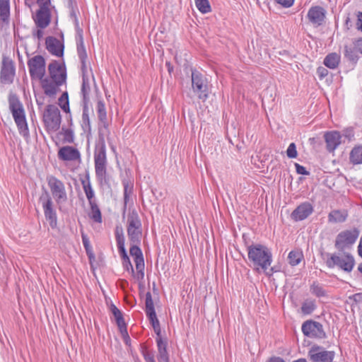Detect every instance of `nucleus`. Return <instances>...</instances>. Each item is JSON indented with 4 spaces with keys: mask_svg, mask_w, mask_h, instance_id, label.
Listing matches in <instances>:
<instances>
[{
    "mask_svg": "<svg viewBox=\"0 0 362 362\" xmlns=\"http://www.w3.org/2000/svg\"><path fill=\"white\" fill-rule=\"evenodd\" d=\"M122 184L124 186V200L129 202L130 196L133 192V185L127 180H123Z\"/></svg>",
    "mask_w": 362,
    "mask_h": 362,
    "instance_id": "a18cd8bd",
    "label": "nucleus"
},
{
    "mask_svg": "<svg viewBox=\"0 0 362 362\" xmlns=\"http://www.w3.org/2000/svg\"><path fill=\"white\" fill-rule=\"evenodd\" d=\"M127 230L130 243H141L142 236L141 222L135 209H133L128 215Z\"/></svg>",
    "mask_w": 362,
    "mask_h": 362,
    "instance_id": "423d86ee",
    "label": "nucleus"
},
{
    "mask_svg": "<svg viewBox=\"0 0 362 362\" xmlns=\"http://www.w3.org/2000/svg\"><path fill=\"white\" fill-rule=\"evenodd\" d=\"M115 238H116V241H117V245L118 249L124 247L125 240H124V237L123 231H122V228L119 229V228L117 227V228L115 230Z\"/></svg>",
    "mask_w": 362,
    "mask_h": 362,
    "instance_id": "de8ad7c7",
    "label": "nucleus"
},
{
    "mask_svg": "<svg viewBox=\"0 0 362 362\" xmlns=\"http://www.w3.org/2000/svg\"><path fill=\"white\" fill-rule=\"evenodd\" d=\"M81 185L83 186V189L84 190L88 203L95 202V193L90 182V175L88 172H86L85 179L81 180Z\"/></svg>",
    "mask_w": 362,
    "mask_h": 362,
    "instance_id": "393cba45",
    "label": "nucleus"
},
{
    "mask_svg": "<svg viewBox=\"0 0 362 362\" xmlns=\"http://www.w3.org/2000/svg\"><path fill=\"white\" fill-rule=\"evenodd\" d=\"M48 72L51 79L60 81L64 78V83H66V69L64 62L60 63L57 60H53L48 65Z\"/></svg>",
    "mask_w": 362,
    "mask_h": 362,
    "instance_id": "dca6fc26",
    "label": "nucleus"
},
{
    "mask_svg": "<svg viewBox=\"0 0 362 362\" xmlns=\"http://www.w3.org/2000/svg\"><path fill=\"white\" fill-rule=\"evenodd\" d=\"M247 247L248 259L256 270H259L260 268L269 276L275 272L272 267L269 272L267 271L272 262V254L267 246L261 244H252L247 245Z\"/></svg>",
    "mask_w": 362,
    "mask_h": 362,
    "instance_id": "f257e3e1",
    "label": "nucleus"
},
{
    "mask_svg": "<svg viewBox=\"0 0 362 362\" xmlns=\"http://www.w3.org/2000/svg\"><path fill=\"white\" fill-rule=\"evenodd\" d=\"M317 74L319 78L320 79H322L328 75L329 71L326 68H325L323 66H319L317 69Z\"/></svg>",
    "mask_w": 362,
    "mask_h": 362,
    "instance_id": "5fc2aeb1",
    "label": "nucleus"
},
{
    "mask_svg": "<svg viewBox=\"0 0 362 362\" xmlns=\"http://www.w3.org/2000/svg\"><path fill=\"white\" fill-rule=\"evenodd\" d=\"M192 87L199 100L205 101L209 97L206 78L198 71H192Z\"/></svg>",
    "mask_w": 362,
    "mask_h": 362,
    "instance_id": "6e6552de",
    "label": "nucleus"
},
{
    "mask_svg": "<svg viewBox=\"0 0 362 362\" xmlns=\"http://www.w3.org/2000/svg\"><path fill=\"white\" fill-rule=\"evenodd\" d=\"M148 317L151 325H152L155 333L156 334V337H161V330L160 322L157 318L156 313H150L146 315Z\"/></svg>",
    "mask_w": 362,
    "mask_h": 362,
    "instance_id": "4c0bfd02",
    "label": "nucleus"
},
{
    "mask_svg": "<svg viewBox=\"0 0 362 362\" xmlns=\"http://www.w3.org/2000/svg\"><path fill=\"white\" fill-rule=\"evenodd\" d=\"M313 212V206L308 202L298 205L291 213V218L295 221L307 218Z\"/></svg>",
    "mask_w": 362,
    "mask_h": 362,
    "instance_id": "6ab92c4d",
    "label": "nucleus"
},
{
    "mask_svg": "<svg viewBox=\"0 0 362 362\" xmlns=\"http://www.w3.org/2000/svg\"><path fill=\"white\" fill-rule=\"evenodd\" d=\"M197 9L202 13H207L211 11V7L209 0H194Z\"/></svg>",
    "mask_w": 362,
    "mask_h": 362,
    "instance_id": "79ce46f5",
    "label": "nucleus"
},
{
    "mask_svg": "<svg viewBox=\"0 0 362 362\" xmlns=\"http://www.w3.org/2000/svg\"><path fill=\"white\" fill-rule=\"evenodd\" d=\"M76 48L80 61H86L88 57L84 45L83 37H81V38L76 37Z\"/></svg>",
    "mask_w": 362,
    "mask_h": 362,
    "instance_id": "e433bc0d",
    "label": "nucleus"
},
{
    "mask_svg": "<svg viewBox=\"0 0 362 362\" xmlns=\"http://www.w3.org/2000/svg\"><path fill=\"white\" fill-rule=\"evenodd\" d=\"M347 213L340 210H333L328 215V220L332 223H342L346 221Z\"/></svg>",
    "mask_w": 362,
    "mask_h": 362,
    "instance_id": "2f4dec72",
    "label": "nucleus"
},
{
    "mask_svg": "<svg viewBox=\"0 0 362 362\" xmlns=\"http://www.w3.org/2000/svg\"><path fill=\"white\" fill-rule=\"evenodd\" d=\"M118 252L119 253V255L121 257L122 260L129 257V256L127 255V252L126 251L125 247H122V248H119L118 249Z\"/></svg>",
    "mask_w": 362,
    "mask_h": 362,
    "instance_id": "e2e57ef3",
    "label": "nucleus"
},
{
    "mask_svg": "<svg viewBox=\"0 0 362 362\" xmlns=\"http://www.w3.org/2000/svg\"><path fill=\"white\" fill-rule=\"evenodd\" d=\"M267 362H286L282 358L279 356H272L269 358Z\"/></svg>",
    "mask_w": 362,
    "mask_h": 362,
    "instance_id": "338daca9",
    "label": "nucleus"
},
{
    "mask_svg": "<svg viewBox=\"0 0 362 362\" xmlns=\"http://www.w3.org/2000/svg\"><path fill=\"white\" fill-rule=\"evenodd\" d=\"M40 201L42 204V208L46 220L52 228H55L57 226V216L56 211L53 208V202L51 197L47 192L40 196Z\"/></svg>",
    "mask_w": 362,
    "mask_h": 362,
    "instance_id": "9b49d317",
    "label": "nucleus"
},
{
    "mask_svg": "<svg viewBox=\"0 0 362 362\" xmlns=\"http://www.w3.org/2000/svg\"><path fill=\"white\" fill-rule=\"evenodd\" d=\"M16 68L12 59L3 56L0 71V80L4 83H12L15 76Z\"/></svg>",
    "mask_w": 362,
    "mask_h": 362,
    "instance_id": "4468645a",
    "label": "nucleus"
},
{
    "mask_svg": "<svg viewBox=\"0 0 362 362\" xmlns=\"http://www.w3.org/2000/svg\"><path fill=\"white\" fill-rule=\"evenodd\" d=\"M47 181L56 202L60 204L66 202L67 194L63 182L53 175L48 176Z\"/></svg>",
    "mask_w": 362,
    "mask_h": 362,
    "instance_id": "1a4fd4ad",
    "label": "nucleus"
},
{
    "mask_svg": "<svg viewBox=\"0 0 362 362\" xmlns=\"http://www.w3.org/2000/svg\"><path fill=\"white\" fill-rule=\"evenodd\" d=\"M354 43L356 49L362 54V38H358Z\"/></svg>",
    "mask_w": 362,
    "mask_h": 362,
    "instance_id": "052dcab7",
    "label": "nucleus"
},
{
    "mask_svg": "<svg viewBox=\"0 0 362 362\" xmlns=\"http://www.w3.org/2000/svg\"><path fill=\"white\" fill-rule=\"evenodd\" d=\"M81 238H82V243H83V247L85 249L91 247V245H90V243L89 241V238L85 233H81Z\"/></svg>",
    "mask_w": 362,
    "mask_h": 362,
    "instance_id": "13d9d810",
    "label": "nucleus"
},
{
    "mask_svg": "<svg viewBox=\"0 0 362 362\" xmlns=\"http://www.w3.org/2000/svg\"><path fill=\"white\" fill-rule=\"evenodd\" d=\"M141 348V354L146 362H156L153 351L148 350L145 346H142Z\"/></svg>",
    "mask_w": 362,
    "mask_h": 362,
    "instance_id": "49530a36",
    "label": "nucleus"
},
{
    "mask_svg": "<svg viewBox=\"0 0 362 362\" xmlns=\"http://www.w3.org/2000/svg\"><path fill=\"white\" fill-rule=\"evenodd\" d=\"M340 55L336 52L328 54L324 59V65L331 69H334L338 67L340 63Z\"/></svg>",
    "mask_w": 362,
    "mask_h": 362,
    "instance_id": "a878e982",
    "label": "nucleus"
},
{
    "mask_svg": "<svg viewBox=\"0 0 362 362\" xmlns=\"http://www.w3.org/2000/svg\"><path fill=\"white\" fill-rule=\"evenodd\" d=\"M303 258L302 252L298 250L291 251L288 255V261L291 266L298 265Z\"/></svg>",
    "mask_w": 362,
    "mask_h": 362,
    "instance_id": "c9c22d12",
    "label": "nucleus"
},
{
    "mask_svg": "<svg viewBox=\"0 0 362 362\" xmlns=\"http://www.w3.org/2000/svg\"><path fill=\"white\" fill-rule=\"evenodd\" d=\"M144 263L136 264V269L137 270L136 274H133L134 277L139 280L142 281L144 278Z\"/></svg>",
    "mask_w": 362,
    "mask_h": 362,
    "instance_id": "09e8293b",
    "label": "nucleus"
},
{
    "mask_svg": "<svg viewBox=\"0 0 362 362\" xmlns=\"http://www.w3.org/2000/svg\"><path fill=\"white\" fill-rule=\"evenodd\" d=\"M117 327H118V328L119 329V332H120L122 337H124V336L128 335L126 322H124L123 324H121V325H118Z\"/></svg>",
    "mask_w": 362,
    "mask_h": 362,
    "instance_id": "bf43d9fd",
    "label": "nucleus"
},
{
    "mask_svg": "<svg viewBox=\"0 0 362 362\" xmlns=\"http://www.w3.org/2000/svg\"><path fill=\"white\" fill-rule=\"evenodd\" d=\"M90 206V211L89 217L95 223H100L102 222V214L96 202L89 203Z\"/></svg>",
    "mask_w": 362,
    "mask_h": 362,
    "instance_id": "473e14b6",
    "label": "nucleus"
},
{
    "mask_svg": "<svg viewBox=\"0 0 362 362\" xmlns=\"http://www.w3.org/2000/svg\"><path fill=\"white\" fill-rule=\"evenodd\" d=\"M58 105L66 113H70L69 94L66 91L64 92L58 99Z\"/></svg>",
    "mask_w": 362,
    "mask_h": 362,
    "instance_id": "58836bf2",
    "label": "nucleus"
},
{
    "mask_svg": "<svg viewBox=\"0 0 362 362\" xmlns=\"http://www.w3.org/2000/svg\"><path fill=\"white\" fill-rule=\"evenodd\" d=\"M310 292L318 298L324 297L326 296V291L323 287L316 282H314L311 285Z\"/></svg>",
    "mask_w": 362,
    "mask_h": 362,
    "instance_id": "c03bdc74",
    "label": "nucleus"
},
{
    "mask_svg": "<svg viewBox=\"0 0 362 362\" xmlns=\"http://www.w3.org/2000/svg\"><path fill=\"white\" fill-rule=\"evenodd\" d=\"M140 244L131 243L129 249L130 255L134 257L135 265L137 264L144 263V256L141 248Z\"/></svg>",
    "mask_w": 362,
    "mask_h": 362,
    "instance_id": "cd10ccee",
    "label": "nucleus"
},
{
    "mask_svg": "<svg viewBox=\"0 0 362 362\" xmlns=\"http://www.w3.org/2000/svg\"><path fill=\"white\" fill-rule=\"evenodd\" d=\"M122 261V265H123L124 268L127 271L130 272L132 274H134V268H133V266L132 264L129 257L126 258Z\"/></svg>",
    "mask_w": 362,
    "mask_h": 362,
    "instance_id": "3c124183",
    "label": "nucleus"
},
{
    "mask_svg": "<svg viewBox=\"0 0 362 362\" xmlns=\"http://www.w3.org/2000/svg\"><path fill=\"white\" fill-rule=\"evenodd\" d=\"M42 121L46 131L50 134L60 129L62 115L54 105H47L43 112Z\"/></svg>",
    "mask_w": 362,
    "mask_h": 362,
    "instance_id": "20e7f679",
    "label": "nucleus"
},
{
    "mask_svg": "<svg viewBox=\"0 0 362 362\" xmlns=\"http://www.w3.org/2000/svg\"><path fill=\"white\" fill-rule=\"evenodd\" d=\"M296 173L299 175H309L310 172L308 171L305 168L298 163H295Z\"/></svg>",
    "mask_w": 362,
    "mask_h": 362,
    "instance_id": "864d4df0",
    "label": "nucleus"
},
{
    "mask_svg": "<svg viewBox=\"0 0 362 362\" xmlns=\"http://www.w3.org/2000/svg\"><path fill=\"white\" fill-rule=\"evenodd\" d=\"M85 250H86V255L88 257L89 263L91 266V267H93V262L95 260V256L94 252L93 250V248L91 247L90 248L85 249Z\"/></svg>",
    "mask_w": 362,
    "mask_h": 362,
    "instance_id": "603ef678",
    "label": "nucleus"
},
{
    "mask_svg": "<svg viewBox=\"0 0 362 362\" xmlns=\"http://www.w3.org/2000/svg\"><path fill=\"white\" fill-rule=\"evenodd\" d=\"M353 300L357 303H362V293H358L353 295L352 298Z\"/></svg>",
    "mask_w": 362,
    "mask_h": 362,
    "instance_id": "0e129e2a",
    "label": "nucleus"
},
{
    "mask_svg": "<svg viewBox=\"0 0 362 362\" xmlns=\"http://www.w3.org/2000/svg\"><path fill=\"white\" fill-rule=\"evenodd\" d=\"M329 257L326 260V265L329 268H334L337 267L340 269L350 272L352 271L355 260L354 257L349 252H343V254H327Z\"/></svg>",
    "mask_w": 362,
    "mask_h": 362,
    "instance_id": "39448f33",
    "label": "nucleus"
},
{
    "mask_svg": "<svg viewBox=\"0 0 362 362\" xmlns=\"http://www.w3.org/2000/svg\"><path fill=\"white\" fill-rule=\"evenodd\" d=\"M98 119L103 123L105 128L107 127V112L105 103L103 100H98L96 106Z\"/></svg>",
    "mask_w": 362,
    "mask_h": 362,
    "instance_id": "7c9ffc66",
    "label": "nucleus"
},
{
    "mask_svg": "<svg viewBox=\"0 0 362 362\" xmlns=\"http://www.w3.org/2000/svg\"><path fill=\"white\" fill-rule=\"evenodd\" d=\"M81 127L84 132L90 133L91 131L88 105H83Z\"/></svg>",
    "mask_w": 362,
    "mask_h": 362,
    "instance_id": "c756f323",
    "label": "nucleus"
},
{
    "mask_svg": "<svg viewBox=\"0 0 362 362\" xmlns=\"http://www.w3.org/2000/svg\"><path fill=\"white\" fill-rule=\"evenodd\" d=\"M10 16V0H0V21L2 22L3 24H9Z\"/></svg>",
    "mask_w": 362,
    "mask_h": 362,
    "instance_id": "b1692460",
    "label": "nucleus"
},
{
    "mask_svg": "<svg viewBox=\"0 0 362 362\" xmlns=\"http://www.w3.org/2000/svg\"><path fill=\"white\" fill-rule=\"evenodd\" d=\"M308 357L311 362H332L334 352L327 351L322 346L313 345L308 351Z\"/></svg>",
    "mask_w": 362,
    "mask_h": 362,
    "instance_id": "f8f14e48",
    "label": "nucleus"
},
{
    "mask_svg": "<svg viewBox=\"0 0 362 362\" xmlns=\"http://www.w3.org/2000/svg\"><path fill=\"white\" fill-rule=\"evenodd\" d=\"M110 310L112 313V315L114 316L115 320L117 326L125 322L122 313L119 309L117 308V306L115 304L112 303L110 305Z\"/></svg>",
    "mask_w": 362,
    "mask_h": 362,
    "instance_id": "ea45409f",
    "label": "nucleus"
},
{
    "mask_svg": "<svg viewBox=\"0 0 362 362\" xmlns=\"http://www.w3.org/2000/svg\"><path fill=\"white\" fill-rule=\"evenodd\" d=\"M9 110L12 113L18 132L26 140L30 138V133L25 118L23 105L18 95L11 93L8 95Z\"/></svg>",
    "mask_w": 362,
    "mask_h": 362,
    "instance_id": "f03ea898",
    "label": "nucleus"
},
{
    "mask_svg": "<svg viewBox=\"0 0 362 362\" xmlns=\"http://www.w3.org/2000/svg\"><path fill=\"white\" fill-rule=\"evenodd\" d=\"M302 332L304 335L317 339L326 338V333L320 322L310 320L304 322L302 325Z\"/></svg>",
    "mask_w": 362,
    "mask_h": 362,
    "instance_id": "ddd939ff",
    "label": "nucleus"
},
{
    "mask_svg": "<svg viewBox=\"0 0 362 362\" xmlns=\"http://www.w3.org/2000/svg\"><path fill=\"white\" fill-rule=\"evenodd\" d=\"M326 148L329 152H333L341 144V136L339 132H327L324 135Z\"/></svg>",
    "mask_w": 362,
    "mask_h": 362,
    "instance_id": "4be33fe9",
    "label": "nucleus"
},
{
    "mask_svg": "<svg viewBox=\"0 0 362 362\" xmlns=\"http://www.w3.org/2000/svg\"><path fill=\"white\" fill-rule=\"evenodd\" d=\"M350 162L354 165L362 163V146L354 147L349 156Z\"/></svg>",
    "mask_w": 362,
    "mask_h": 362,
    "instance_id": "72a5a7b5",
    "label": "nucleus"
},
{
    "mask_svg": "<svg viewBox=\"0 0 362 362\" xmlns=\"http://www.w3.org/2000/svg\"><path fill=\"white\" fill-rule=\"evenodd\" d=\"M37 3L38 4L40 7H43V6L46 7H49L51 4V0H37Z\"/></svg>",
    "mask_w": 362,
    "mask_h": 362,
    "instance_id": "69168bd1",
    "label": "nucleus"
},
{
    "mask_svg": "<svg viewBox=\"0 0 362 362\" xmlns=\"http://www.w3.org/2000/svg\"><path fill=\"white\" fill-rule=\"evenodd\" d=\"M46 49L56 57H61L64 55V45L55 37L49 36L45 40Z\"/></svg>",
    "mask_w": 362,
    "mask_h": 362,
    "instance_id": "aec40b11",
    "label": "nucleus"
},
{
    "mask_svg": "<svg viewBox=\"0 0 362 362\" xmlns=\"http://www.w3.org/2000/svg\"><path fill=\"white\" fill-rule=\"evenodd\" d=\"M356 28L358 30L362 31V12H358Z\"/></svg>",
    "mask_w": 362,
    "mask_h": 362,
    "instance_id": "680f3d73",
    "label": "nucleus"
},
{
    "mask_svg": "<svg viewBox=\"0 0 362 362\" xmlns=\"http://www.w3.org/2000/svg\"><path fill=\"white\" fill-rule=\"evenodd\" d=\"M156 341L158 351L157 356L158 362H170L169 354L167 351L168 341L163 340L162 337H156Z\"/></svg>",
    "mask_w": 362,
    "mask_h": 362,
    "instance_id": "5701e85b",
    "label": "nucleus"
},
{
    "mask_svg": "<svg viewBox=\"0 0 362 362\" xmlns=\"http://www.w3.org/2000/svg\"><path fill=\"white\" fill-rule=\"evenodd\" d=\"M74 25H75V28H76V33H77V37H76L81 38V37H83V30L80 28L79 22H78V20L77 18V16H75Z\"/></svg>",
    "mask_w": 362,
    "mask_h": 362,
    "instance_id": "6e6d98bb",
    "label": "nucleus"
},
{
    "mask_svg": "<svg viewBox=\"0 0 362 362\" xmlns=\"http://www.w3.org/2000/svg\"><path fill=\"white\" fill-rule=\"evenodd\" d=\"M34 36H36L38 40H40L43 36V32L41 30H37L35 33H33Z\"/></svg>",
    "mask_w": 362,
    "mask_h": 362,
    "instance_id": "774afa93",
    "label": "nucleus"
},
{
    "mask_svg": "<svg viewBox=\"0 0 362 362\" xmlns=\"http://www.w3.org/2000/svg\"><path fill=\"white\" fill-rule=\"evenodd\" d=\"M287 156L290 158H295L298 156V153L296 151V146L294 143H291L289 144L287 151H286Z\"/></svg>",
    "mask_w": 362,
    "mask_h": 362,
    "instance_id": "8fccbe9b",
    "label": "nucleus"
},
{
    "mask_svg": "<svg viewBox=\"0 0 362 362\" xmlns=\"http://www.w3.org/2000/svg\"><path fill=\"white\" fill-rule=\"evenodd\" d=\"M145 306V312L146 315L156 313L152 296L149 291L146 293Z\"/></svg>",
    "mask_w": 362,
    "mask_h": 362,
    "instance_id": "37998d69",
    "label": "nucleus"
},
{
    "mask_svg": "<svg viewBox=\"0 0 362 362\" xmlns=\"http://www.w3.org/2000/svg\"><path fill=\"white\" fill-rule=\"evenodd\" d=\"M40 80L41 81V86L44 90V93L50 98H54L59 90V86L64 84V78L60 81H57L43 77Z\"/></svg>",
    "mask_w": 362,
    "mask_h": 362,
    "instance_id": "a211bd4d",
    "label": "nucleus"
},
{
    "mask_svg": "<svg viewBox=\"0 0 362 362\" xmlns=\"http://www.w3.org/2000/svg\"><path fill=\"white\" fill-rule=\"evenodd\" d=\"M275 1L285 8H288L293 4L294 0H275Z\"/></svg>",
    "mask_w": 362,
    "mask_h": 362,
    "instance_id": "4d7b16f0",
    "label": "nucleus"
},
{
    "mask_svg": "<svg viewBox=\"0 0 362 362\" xmlns=\"http://www.w3.org/2000/svg\"><path fill=\"white\" fill-rule=\"evenodd\" d=\"M359 235V230L354 228L340 232L336 237L334 247L339 252L351 248Z\"/></svg>",
    "mask_w": 362,
    "mask_h": 362,
    "instance_id": "0eeeda50",
    "label": "nucleus"
},
{
    "mask_svg": "<svg viewBox=\"0 0 362 362\" xmlns=\"http://www.w3.org/2000/svg\"><path fill=\"white\" fill-rule=\"evenodd\" d=\"M326 17V10L320 6H312L308 12L307 18L315 27L322 25Z\"/></svg>",
    "mask_w": 362,
    "mask_h": 362,
    "instance_id": "f3484780",
    "label": "nucleus"
},
{
    "mask_svg": "<svg viewBox=\"0 0 362 362\" xmlns=\"http://www.w3.org/2000/svg\"><path fill=\"white\" fill-rule=\"evenodd\" d=\"M316 309L315 300H305L301 306V311L304 315H310Z\"/></svg>",
    "mask_w": 362,
    "mask_h": 362,
    "instance_id": "a19ab883",
    "label": "nucleus"
},
{
    "mask_svg": "<svg viewBox=\"0 0 362 362\" xmlns=\"http://www.w3.org/2000/svg\"><path fill=\"white\" fill-rule=\"evenodd\" d=\"M31 79H42L45 74L46 62L42 55H36L28 60Z\"/></svg>",
    "mask_w": 362,
    "mask_h": 362,
    "instance_id": "9d476101",
    "label": "nucleus"
},
{
    "mask_svg": "<svg viewBox=\"0 0 362 362\" xmlns=\"http://www.w3.org/2000/svg\"><path fill=\"white\" fill-rule=\"evenodd\" d=\"M95 176L100 185L108 182L107 173L106 148L104 139L96 145L94 152Z\"/></svg>",
    "mask_w": 362,
    "mask_h": 362,
    "instance_id": "7ed1b4c3",
    "label": "nucleus"
},
{
    "mask_svg": "<svg viewBox=\"0 0 362 362\" xmlns=\"http://www.w3.org/2000/svg\"><path fill=\"white\" fill-rule=\"evenodd\" d=\"M34 21L38 28L41 29L47 28L51 21V11L49 8L45 6H43V7L40 6L36 13Z\"/></svg>",
    "mask_w": 362,
    "mask_h": 362,
    "instance_id": "412c9836",
    "label": "nucleus"
},
{
    "mask_svg": "<svg viewBox=\"0 0 362 362\" xmlns=\"http://www.w3.org/2000/svg\"><path fill=\"white\" fill-rule=\"evenodd\" d=\"M344 49V57L349 62L356 64L358 59L356 48L355 47H351V46L345 45Z\"/></svg>",
    "mask_w": 362,
    "mask_h": 362,
    "instance_id": "f704fd0d",
    "label": "nucleus"
},
{
    "mask_svg": "<svg viewBox=\"0 0 362 362\" xmlns=\"http://www.w3.org/2000/svg\"><path fill=\"white\" fill-rule=\"evenodd\" d=\"M90 86L88 78L83 74L82 77V85L81 89V93L83 96V105H88L90 102Z\"/></svg>",
    "mask_w": 362,
    "mask_h": 362,
    "instance_id": "bb28decb",
    "label": "nucleus"
},
{
    "mask_svg": "<svg viewBox=\"0 0 362 362\" xmlns=\"http://www.w3.org/2000/svg\"><path fill=\"white\" fill-rule=\"evenodd\" d=\"M63 136V144H74V130L69 127H62L61 131L57 133V136Z\"/></svg>",
    "mask_w": 362,
    "mask_h": 362,
    "instance_id": "c85d7f7f",
    "label": "nucleus"
},
{
    "mask_svg": "<svg viewBox=\"0 0 362 362\" xmlns=\"http://www.w3.org/2000/svg\"><path fill=\"white\" fill-rule=\"evenodd\" d=\"M57 157L60 160L81 163V155L78 148L72 146H64L57 152Z\"/></svg>",
    "mask_w": 362,
    "mask_h": 362,
    "instance_id": "2eb2a0df",
    "label": "nucleus"
}]
</instances>
